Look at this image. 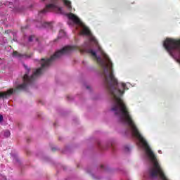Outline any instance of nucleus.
Masks as SVG:
<instances>
[{
    "instance_id": "nucleus-1",
    "label": "nucleus",
    "mask_w": 180,
    "mask_h": 180,
    "mask_svg": "<svg viewBox=\"0 0 180 180\" xmlns=\"http://www.w3.org/2000/svg\"><path fill=\"white\" fill-rule=\"evenodd\" d=\"M43 2H51V4H47L46 8L41 11L39 13V16L47 13V12H56V13H63V8L58 6V0H41Z\"/></svg>"
},
{
    "instance_id": "nucleus-2",
    "label": "nucleus",
    "mask_w": 180,
    "mask_h": 180,
    "mask_svg": "<svg viewBox=\"0 0 180 180\" xmlns=\"http://www.w3.org/2000/svg\"><path fill=\"white\" fill-rule=\"evenodd\" d=\"M13 94V89H10L6 92L0 93V98H8V96L12 95Z\"/></svg>"
},
{
    "instance_id": "nucleus-3",
    "label": "nucleus",
    "mask_w": 180,
    "mask_h": 180,
    "mask_svg": "<svg viewBox=\"0 0 180 180\" xmlns=\"http://www.w3.org/2000/svg\"><path fill=\"white\" fill-rule=\"evenodd\" d=\"M13 57H18L20 58H30V57H32V55H30V56L22 55L18 52H13Z\"/></svg>"
},
{
    "instance_id": "nucleus-4",
    "label": "nucleus",
    "mask_w": 180,
    "mask_h": 180,
    "mask_svg": "<svg viewBox=\"0 0 180 180\" xmlns=\"http://www.w3.org/2000/svg\"><path fill=\"white\" fill-rule=\"evenodd\" d=\"M63 2L65 5L67 6L68 9H72V7L71 6V1L64 0Z\"/></svg>"
},
{
    "instance_id": "nucleus-5",
    "label": "nucleus",
    "mask_w": 180,
    "mask_h": 180,
    "mask_svg": "<svg viewBox=\"0 0 180 180\" xmlns=\"http://www.w3.org/2000/svg\"><path fill=\"white\" fill-rule=\"evenodd\" d=\"M4 137H9V136H11V131H9V130L4 131Z\"/></svg>"
},
{
    "instance_id": "nucleus-6",
    "label": "nucleus",
    "mask_w": 180,
    "mask_h": 180,
    "mask_svg": "<svg viewBox=\"0 0 180 180\" xmlns=\"http://www.w3.org/2000/svg\"><path fill=\"white\" fill-rule=\"evenodd\" d=\"M37 39H36V37L34 36H30L29 37L28 41L29 43H32V41H33L34 40H37Z\"/></svg>"
},
{
    "instance_id": "nucleus-7",
    "label": "nucleus",
    "mask_w": 180,
    "mask_h": 180,
    "mask_svg": "<svg viewBox=\"0 0 180 180\" xmlns=\"http://www.w3.org/2000/svg\"><path fill=\"white\" fill-rule=\"evenodd\" d=\"M44 27H51V24L49 23V22H44L43 25Z\"/></svg>"
},
{
    "instance_id": "nucleus-8",
    "label": "nucleus",
    "mask_w": 180,
    "mask_h": 180,
    "mask_svg": "<svg viewBox=\"0 0 180 180\" xmlns=\"http://www.w3.org/2000/svg\"><path fill=\"white\" fill-rule=\"evenodd\" d=\"M59 34H60V37H63L65 36V32H64V30H60L59 32Z\"/></svg>"
},
{
    "instance_id": "nucleus-9",
    "label": "nucleus",
    "mask_w": 180,
    "mask_h": 180,
    "mask_svg": "<svg viewBox=\"0 0 180 180\" xmlns=\"http://www.w3.org/2000/svg\"><path fill=\"white\" fill-rule=\"evenodd\" d=\"M3 121H4V116H2V115H0V123H2Z\"/></svg>"
},
{
    "instance_id": "nucleus-10",
    "label": "nucleus",
    "mask_w": 180,
    "mask_h": 180,
    "mask_svg": "<svg viewBox=\"0 0 180 180\" xmlns=\"http://www.w3.org/2000/svg\"><path fill=\"white\" fill-rule=\"evenodd\" d=\"M24 68H25V70L27 71V72H29V68H27V66L24 65Z\"/></svg>"
},
{
    "instance_id": "nucleus-11",
    "label": "nucleus",
    "mask_w": 180,
    "mask_h": 180,
    "mask_svg": "<svg viewBox=\"0 0 180 180\" xmlns=\"http://www.w3.org/2000/svg\"><path fill=\"white\" fill-rule=\"evenodd\" d=\"M159 154H162V152L161 150H158Z\"/></svg>"
},
{
    "instance_id": "nucleus-12",
    "label": "nucleus",
    "mask_w": 180,
    "mask_h": 180,
    "mask_svg": "<svg viewBox=\"0 0 180 180\" xmlns=\"http://www.w3.org/2000/svg\"><path fill=\"white\" fill-rule=\"evenodd\" d=\"M0 6H1V3H0Z\"/></svg>"
}]
</instances>
